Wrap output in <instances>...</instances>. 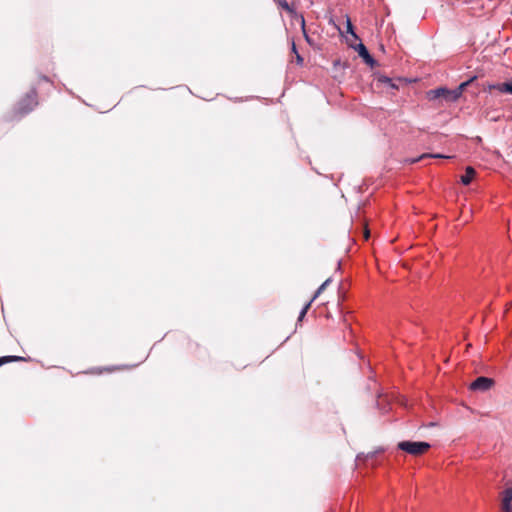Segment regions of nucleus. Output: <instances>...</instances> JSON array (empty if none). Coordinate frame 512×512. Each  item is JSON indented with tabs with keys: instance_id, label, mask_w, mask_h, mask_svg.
I'll list each match as a JSON object with an SVG mask.
<instances>
[{
	"instance_id": "6",
	"label": "nucleus",
	"mask_w": 512,
	"mask_h": 512,
	"mask_svg": "<svg viewBox=\"0 0 512 512\" xmlns=\"http://www.w3.org/2000/svg\"><path fill=\"white\" fill-rule=\"evenodd\" d=\"M351 47H353L359 54V56L364 60V62L369 65L370 67H375L377 65L374 58L370 55L367 48L363 43H359L357 45L350 44Z\"/></svg>"
},
{
	"instance_id": "12",
	"label": "nucleus",
	"mask_w": 512,
	"mask_h": 512,
	"mask_svg": "<svg viewBox=\"0 0 512 512\" xmlns=\"http://www.w3.org/2000/svg\"><path fill=\"white\" fill-rule=\"evenodd\" d=\"M473 80H474V78H471L470 80H468V81H465V82L461 83V84L458 86V88L454 90V91H455V93H454V96H453V97L458 99V98L462 95V93H463L464 89H465V88H466V87H467V86H468V85H469Z\"/></svg>"
},
{
	"instance_id": "16",
	"label": "nucleus",
	"mask_w": 512,
	"mask_h": 512,
	"mask_svg": "<svg viewBox=\"0 0 512 512\" xmlns=\"http://www.w3.org/2000/svg\"><path fill=\"white\" fill-rule=\"evenodd\" d=\"M505 93L512 94V82H507V86L504 87Z\"/></svg>"
},
{
	"instance_id": "19",
	"label": "nucleus",
	"mask_w": 512,
	"mask_h": 512,
	"mask_svg": "<svg viewBox=\"0 0 512 512\" xmlns=\"http://www.w3.org/2000/svg\"><path fill=\"white\" fill-rule=\"evenodd\" d=\"M296 56V62L298 65H302L303 64V58L302 56L298 53V54H295Z\"/></svg>"
},
{
	"instance_id": "18",
	"label": "nucleus",
	"mask_w": 512,
	"mask_h": 512,
	"mask_svg": "<svg viewBox=\"0 0 512 512\" xmlns=\"http://www.w3.org/2000/svg\"><path fill=\"white\" fill-rule=\"evenodd\" d=\"M363 234H364L365 240H368L369 237H370V231H369L367 226L364 227V233Z\"/></svg>"
},
{
	"instance_id": "9",
	"label": "nucleus",
	"mask_w": 512,
	"mask_h": 512,
	"mask_svg": "<svg viewBox=\"0 0 512 512\" xmlns=\"http://www.w3.org/2000/svg\"><path fill=\"white\" fill-rule=\"evenodd\" d=\"M502 512H512V487L502 492Z\"/></svg>"
},
{
	"instance_id": "3",
	"label": "nucleus",
	"mask_w": 512,
	"mask_h": 512,
	"mask_svg": "<svg viewBox=\"0 0 512 512\" xmlns=\"http://www.w3.org/2000/svg\"><path fill=\"white\" fill-rule=\"evenodd\" d=\"M277 5L288 12L292 17L298 20L301 24V28L303 30L305 38L308 40V35L305 31V19L302 14H298L293 6V4H289L286 0H275Z\"/></svg>"
},
{
	"instance_id": "15",
	"label": "nucleus",
	"mask_w": 512,
	"mask_h": 512,
	"mask_svg": "<svg viewBox=\"0 0 512 512\" xmlns=\"http://www.w3.org/2000/svg\"><path fill=\"white\" fill-rule=\"evenodd\" d=\"M346 26H347V32L351 34V36L357 40L358 39V36L355 34L354 30H353V25L350 21L349 18H347V21H346Z\"/></svg>"
},
{
	"instance_id": "7",
	"label": "nucleus",
	"mask_w": 512,
	"mask_h": 512,
	"mask_svg": "<svg viewBox=\"0 0 512 512\" xmlns=\"http://www.w3.org/2000/svg\"><path fill=\"white\" fill-rule=\"evenodd\" d=\"M331 282V279L328 278L326 281L322 283V285L316 290L315 294L311 298V300L305 304V306L300 311V314L297 318V320H303L307 311L309 310L311 303L326 289V286Z\"/></svg>"
},
{
	"instance_id": "17",
	"label": "nucleus",
	"mask_w": 512,
	"mask_h": 512,
	"mask_svg": "<svg viewBox=\"0 0 512 512\" xmlns=\"http://www.w3.org/2000/svg\"><path fill=\"white\" fill-rule=\"evenodd\" d=\"M382 81H383L384 83L389 84V85H390V87H392V88H397V86H396L395 84H393V83H392V80H391L390 78H384Z\"/></svg>"
},
{
	"instance_id": "22",
	"label": "nucleus",
	"mask_w": 512,
	"mask_h": 512,
	"mask_svg": "<svg viewBox=\"0 0 512 512\" xmlns=\"http://www.w3.org/2000/svg\"><path fill=\"white\" fill-rule=\"evenodd\" d=\"M361 459H362V455H358L357 460H361Z\"/></svg>"
},
{
	"instance_id": "10",
	"label": "nucleus",
	"mask_w": 512,
	"mask_h": 512,
	"mask_svg": "<svg viewBox=\"0 0 512 512\" xmlns=\"http://www.w3.org/2000/svg\"><path fill=\"white\" fill-rule=\"evenodd\" d=\"M475 175H476V171L473 167H471V166L466 167L465 174L461 176L462 184L469 185L472 182Z\"/></svg>"
},
{
	"instance_id": "14",
	"label": "nucleus",
	"mask_w": 512,
	"mask_h": 512,
	"mask_svg": "<svg viewBox=\"0 0 512 512\" xmlns=\"http://www.w3.org/2000/svg\"><path fill=\"white\" fill-rule=\"evenodd\" d=\"M20 360H24V358L20 357V356H4V357L0 358V366L5 363H8V362L20 361Z\"/></svg>"
},
{
	"instance_id": "8",
	"label": "nucleus",
	"mask_w": 512,
	"mask_h": 512,
	"mask_svg": "<svg viewBox=\"0 0 512 512\" xmlns=\"http://www.w3.org/2000/svg\"><path fill=\"white\" fill-rule=\"evenodd\" d=\"M454 93L455 91L454 90H448V89H445V88H438V89H435V90H431L429 92V95L431 96L432 99H435V98H444L448 101H455L457 100V98H454Z\"/></svg>"
},
{
	"instance_id": "5",
	"label": "nucleus",
	"mask_w": 512,
	"mask_h": 512,
	"mask_svg": "<svg viewBox=\"0 0 512 512\" xmlns=\"http://www.w3.org/2000/svg\"><path fill=\"white\" fill-rule=\"evenodd\" d=\"M494 384L493 379L488 377H478L476 378L471 384L470 389L473 391H481L485 392L488 391Z\"/></svg>"
},
{
	"instance_id": "4",
	"label": "nucleus",
	"mask_w": 512,
	"mask_h": 512,
	"mask_svg": "<svg viewBox=\"0 0 512 512\" xmlns=\"http://www.w3.org/2000/svg\"><path fill=\"white\" fill-rule=\"evenodd\" d=\"M335 310L337 314H332L327 307H323L319 310L318 314L315 317H326V318H339L345 320L347 317H349L352 313L349 309L336 306Z\"/></svg>"
},
{
	"instance_id": "1",
	"label": "nucleus",
	"mask_w": 512,
	"mask_h": 512,
	"mask_svg": "<svg viewBox=\"0 0 512 512\" xmlns=\"http://www.w3.org/2000/svg\"><path fill=\"white\" fill-rule=\"evenodd\" d=\"M38 104L37 93L30 91L17 104L15 113L21 117L31 112Z\"/></svg>"
},
{
	"instance_id": "20",
	"label": "nucleus",
	"mask_w": 512,
	"mask_h": 512,
	"mask_svg": "<svg viewBox=\"0 0 512 512\" xmlns=\"http://www.w3.org/2000/svg\"><path fill=\"white\" fill-rule=\"evenodd\" d=\"M378 453V451H375V452H372V453H369L366 455V458L369 459V458H373L375 457V455Z\"/></svg>"
},
{
	"instance_id": "13",
	"label": "nucleus",
	"mask_w": 512,
	"mask_h": 512,
	"mask_svg": "<svg viewBox=\"0 0 512 512\" xmlns=\"http://www.w3.org/2000/svg\"><path fill=\"white\" fill-rule=\"evenodd\" d=\"M507 86V82H503V83H496V84H488L487 85V89L489 91H492V90H498L499 92L501 93H505L504 91V87Z\"/></svg>"
},
{
	"instance_id": "11",
	"label": "nucleus",
	"mask_w": 512,
	"mask_h": 512,
	"mask_svg": "<svg viewBox=\"0 0 512 512\" xmlns=\"http://www.w3.org/2000/svg\"><path fill=\"white\" fill-rule=\"evenodd\" d=\"M426 158H451V156H444L442 154H428V153H425V154H422L421 156H419L418 158H413L411 160H409L410 163H416V162H419L420 160H423V159H426Z\"/></svg>"
},
{
	"instance_id": "21",
	"label": "nucleus",
	"mask_w": 512,
	"mask_h": 512,
	"mask_svg": "<svg viewBox=\"0 0 512 512\" xmlns=\"http://www.w3.org/2000/svg\"><path fill=\"white\" fill-rule=\"evenodd\" d=\"M292 52H293L294 54H298V51H297V49H296V45H295V42H294V41H292Z\"/></svg>"
},
{
	"instance_id": "2",
	"label": "nucleus",
	"mask_w": 512,
	"mask_h": 512,
	"mask_svg": "<svg viewBox=\"0 0 512 512\" xmlns=\"http://www.w3.org/2000/svg\"><path fill=\"white\" fill-rule=\"evenodd\" d=\"M397 446L399 449L414 456L422 455L430 448V444L423 441H402Z\"/></svg>"
}]
</instances>
